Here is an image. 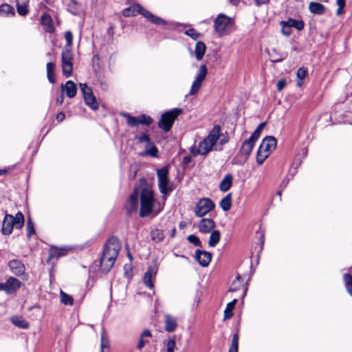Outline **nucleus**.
Returning a JSON list of instances; mask_svg holds the SVG:
<instances>
[{"label": "nucleus", "mask_w": 352, "mask_h": 352, "mask_svg": "<svg viewBox=\"0 0 352 352\" xmlns=\"http://www.w3.org/2000/svg\"><path fill=\"white\" fill-rule=\"evenodd\" d=\"M228 142L227 136L221 133V128L219 125L214 126L208 136L201 141L197 148L192 150L193 155H207L212 151H220L223 146Z\"/></svg>", "instance_id": "1"}, {"label": "nucleus", "mask_w": 352, "mask_h": 352, "mask_svg": "<svg viewBox=\"0 0 352 352\" xmlns=\"http://www.w3.org/2000/svg\"><path fill=\"white\" fill-rule=\"evenodd\" d=\"M120 248V243L116 237L110 238L106 243L100 260L103 273L107 274L113 267Z\"/></svg>", "instance_id": "2"}, {"label": "nucleus", "mask_w": 352, "mask_h": 352, "mask_svg": "<svg viewBox=\"0 0 352 352\" xmlns=\"http://www.w3.org/2000/svg\"><path fill=\"white\" fill-rule=\"evenodd\" d=\"M155 204L153 190L148 187L144 188L140 194V216L145 217L154 212Z\"/></svg>", "instance_id": "3"}, {"label": "nucleus", "mask_w": 352, "mask_h": 352, "mask_svg": "<svg viewBox=\"0 0 352 352\" xmlns=\"http://www.w3.org/2000/svg\"><path fill=\"white\" fill-rule=\"evenodd\" d=\"M137 13H139L146 18L150 22L157 25H166V22L162 18L154 15L149 11L142 8L139 4H133L131 7L126 8L123 10V15L124 16H135Z\"/></svg>", "instance_id": "4"}, {"label": "nucleus", "mask_w": 352, "mask_h": 352, "mask_svg": "<svg viewBox=\"0 0 352 352\" xmlns=\"http://www.w3.org/2000/svg\"><path fill=\"white\" fill-rule=\"evenodd\" d=\"M24 224V217L20 212L14 217L11 214H6L1 228V232L4 235L10 234L14 228L21 229Z\"/></svg>", "instance_id": "5"}, {"label": "nucleus", "mask_w": 352, "mask_h": 352, "mask_svg": "<svg viewBox=\"0 0 352 352\" xmlns=\"http://www.w3.org/2000/svg\"><path fill=\"white\" fill-rule=\"evenodd\" d=\"M276 143V139L273 136H267L263 140L257 151L256 162L258 164H262L264 162L270 153L275 149Z\"/></svg>", "instance_id": "6"}, {"label": "nucleus", "mask_w": 352, "mask_h": 352, "mask_svg": "<svg viewBox=\"0 0 352 352\" xmlns=\"http://www.w3.org/2000/svg\"><path fill=\"white\" fill-rule=\"evenodd\" d=\"M158 186L160 192L163 195L164 201L166 199L167 195L173 190L170 181L168 178V170L163 167L157 170Z\"/></svg>", "instance_id": "7"}, {"label": "nucleus", "mask_w": 352, "mask_h": 352, "mask_svg": "<svg viewBox=\"0 0 352 352\" xmlns=\"http://www.w3.org/2000/svg\"><path fill=\"white\" fill-rule=\"evenodd\" d=\"M232 22V18L224 14H219L214 21V30L219 36H225L228 34Z\"/></svg>", "instance_id": "8"}, {"label": "nucleus", "mask_w": 352, "mask_h": 352, "mask_svg": "<svg viewBox=\"0 0 352 352\" xmlns=\"http://www.w3.org/2000/svg\"><path fill=\"white\" fill-rule=\"evenodd\" d=\"M182 109L175 108L163 113L158 122V126L166 132L168 131L175 120L182 113Z\"/></svg>", "instance_id": "9"}, {"label": "nucleus", "mask_w": 352, "mask_h": 352, "mask_svg": "<svg viewBox=\"0 0 352 352\" xmlns=\"http://www.w3.org/2000/svg\"><path fill=\"white\" fill-rule=\"evenodd\" d=\"M73 54L68 47H65L61 54V67L63 74L66 78H69L72 74L73 71Z\"/></svg>", "instance_id": "10"}, {"label": "nucleus", "mask_w": 352, "mask_h": 352, "mask_svg": "<svg viewBox=\"0 0 352 352\" xmlns=\"http://www.w3.org/2000/svg\"><path fill=\"white\" fill-rule=\"evenodd\" d=\"M208 73L207 67L206 65H201L198 70V72L193 80L190 91L189 95L193 96L198 93L199 91L202 83L206 79V75Z\"/></svg>", "instance_id": "11"}, {"label": "nucleus", "mask_w": 352, "mask_h": 352, "mask_svg": "<svg viewBox=\"0 0 352 352\" xmlns=\"http://www.w3.org/2000/svg\"><path fill=\"white\" fill-rule=\"evenodd\" d=\"M79 86L82 93L85 104L91 109L97 110L99 107V104L93 94L92 89L88 87L85 83H80Z\"/></svg>", "instance_id": "12"}, {"label": "nucleus", "mask_w": 352, "mask_h": 352, "mask_svg": "<svg viewBox=\"0 0 352 352\" xmlns=\"http://www.w3.org/2000/svg\"><path fill=\"white\" fill-rule=\"evenodd\" d=\"M214 208V204L208 198L201 199L197 204L195 212L197 217H201Z\"/></svg>", "instance_id": "13"}, {"label": "nucleus", "mask_w": 352, "mask_h": 352, "mask_svg": "<svg viewBox=\"0 0 352 352\" xmlns=\"http://www.w3.org/2000/svg\"><path fill=\"white\" fill-rule=\"evenodd\" d=\"M21 283L14 277H10L5 283H0V291H4L7 294H12L20 288Z\"/></svg>", "instance_id": "14"}, {"label": "nucleus", "mask_w": 352, "mask_h": 352, "mask_svg": "<svg viewBox=\"0 0 352 352\" xmlns=\"http://www.w3.org/2000/svg\"><path fill=\"white\" fill-rule=\"evenodd\" d=\"M157 272V267L156 265L150 266L144 276V283L149 289H153L154 285L153 280L155 278Z\"/></svg>", "instance_id": "15"}, {"label": "nucleus", "mask_w": 352, "mask_h": 352, "mask_svg": "<svg viewBox=\"0 0 352 352\" xmlns=\"http://www.w3.org/2000/svg\"><path fill=\"white\" fill-rule=\"evenodd\" d=\"M195 258L201 266L207 267L211 261L212 254L207 251L198 250L195 252Z\"/></svg>", "instance_id": "16"}, {"label": "nucleus", "mask_w": 352, "mask_h": 352, "mask_svg": "<svg viewBox=\"0 0 352 352\" xmlns=\"http://www.w3.org/2000/svg\"><path fill=\"white\" fill-rule=\"evenodd\" d=\"M71 249L68 247H56L52 246L50 249L49 259L51 258H58L60 257L66 256Z\"/></svg>", "instance_id": "17"}, {"label": "nucleus", "mask_w": 352, "mask_h": 352, "mask_svg": "<svg viewBox=\"0 0 352 352\" xmlns=\"http://www.w3.org/2000/svg\"><path fill=\"white\" fill-rule=\"evenodd\" d=\"M8 266L13 274L16 276H21L25 274V268L23 263L20 261L14 259L9 262Z\"/></svg>", "instance_id": "18"}, {"label": "nucleus", "mask_w": 352, "mask_h": 352, "mask_svg": "<svg viewBox=\"0 0 352 352\" xmlns=\"http://www.w3.org/2000/svg\"><path fill=\"white\" fill-rule=\"evenodd\" d=\"M61 89L69 98H74L77 92L76 85L72 80H67L65 85L62 84Z\"/></svg>", "instance_id": "19"}, {"label": "nucleus", "mask_w": 352, "mask_h": 352, "mask_svg": "<svg viewBox=\"0 0 352 352\" xmlns=\"http://www.w3.org/2000/svg\"><path fill=\"white\" fill-rule=\"evenodd\" d=\"M215 223L211 219H203L199 224V230L202 233H209L214 228Z\"/></svg>", "instance_id": "20"}, {"label": "nucleus", "mask_w": 352, "mask_h": 352, "mask_svg": "<svg viewBox=\"0 0 352 352\" xmlns=\"http://www.w3.org/2000/svg\"><path fill=\"white\" fill-rule=\"evenodd\" d=\"M139 192L137 190H134L133 193L131 195L129 202L126 205V210L128 212H131L135 210L138 207V199Z\"/></svg>", "instance_id": "21"}, {"label": "nucleus", "mask_w": 352, "mask_h": 352, "mask_svg": "<svg viewBox=\"0 0 352 352\" xmlns=\"http://www.w3.org/2000/svg\"><path fill=\"white\" fill-rule=\"evenodd\" d=\"M255 144V142L251 139L245 140L241 147L240 153L241 155L248 157L252 152V150Z\"/></svg>", "instance_id": "22"}, {"label": "nucleus", "mask_w": 352, "mask_h": 352, "mask_svg": "<svg viewBox=\"0 0 352 352\" xmlns=\"http://www.w3.org/2000/svg\"><path fill=\"white\" fill-rule=\"evenodd\" d=\"M177 326V319L170 315H165V329L168 332L174 331Z\"/></svg>", "instance_id": "23"}, {"label": "nucleus", "mask_w": 352, "mask_h": 352, "mask_svg": "<svg viewBox=\"0 0 352 352\" xmlns=\"http://www.w3.org/2000/svg\"><path fill=\"white\" fill-rule=\"evenodd\" d=\"M309 10L314 14L322 15L324 13L325 7L320 3L311 1L309 4Z\"/></svg>", "instance_id": "24"}, {"label": "nucleus", "mask_w": 352, "mask_h": 352, "mask_svg": "<svg viewBox=\"0 0 352 352\" xmlns=\"http://www.w3.org/2000/svg\"><path fill=\"white\" fill-rule=\"evenodd\" d=\"M233 177L231 174H227L219 184V189L223 192L228 191L232 184Z\"/></svg>", "instance_id": "25"}, {"label": "nucleus", "mask_w": 352, "mask_h": 352, "mask_svg": "<svg viewBox=\"0 0 352 352\" xmlns=\"http://www.w3.org/2000/svg\"><path fill=\"white\" fill-rule=\"evenodd\" d=\"M206 51V46L202 41L197 42L195 49V54L197 60H200L203 58Z\"/></svg>", "instance_id": "26"}, {"label": "nucleus", "mask_w": 352, "mask_h": 352, "mask_svg": "<svg viewBox=\"0 0 352 352\" xmlns=\"http://www.w3.org/2000/svg\"><path fill=\"white\" fill-rule=\"evenodd\" d=\"M41 24L44 26L45 31L52 32L54 30L51 16L47 14H44L41 16Z\"/></svg>", "instance_id": "27"}, {"label": "nucleus", "mask_w": 352, "mask_h": 352, "mask_svg": "<svg viewBox=\"0 0 352 352\" xmlns=\"http://www.w3.org/2000/svg\"><path fill=\"white\" fill-rule=\"evenodd\" d=\"M151 338V333L148 329H145L141 333L140 340L138 342L137 348L141 350L144 345L148 342V339Z\"/></svg>", "instance_id": "28"}, {"label": "nucleus", "mask_w": 352, "mask_h": 352, "mask_svg": "<svg viewBox=\"0 0 352 352\" xmlns=\"http://www.w3.org/2000/svg\"><path fill=\"white\" fill-rule=\"evenodd\" d=\"M17 12L19 14L24 16L29 12L28 8V4L29 0H16Z\"/></svg>", "instance_id": "29"}, {"label": "nucleus", "mask_w": 352, "mask_h": 352, "mask_svg": "<svg viewBox=\"0 0 352 352\" xmlns=\"http://www.w3.org/2000/svg\"><path fill=\"white\" fill-rule=\"evenodd\" d=\"M55 63L53 62H50L47 63L46 69H47V77L48 80L51 83H54L56 82L55 79Z\"/></svg>", "instance_id": "30"}, {"label": "nucleus", "mask_w": 352, "mask_h": 352, "mask_svg": "<svg viewBox=\"0 0 352 352\" xmlns=\"http://www.w3.org/2000/svg\"><path fill=\"white\" fill-rule=\"evenodd\" d=\"M307 75V69L305 67H300L296 72V84L297 86L300 87L303 84V80Z\"/></svg>", "instance_id": "31"}, {"label": "nucleus", "mask_w": 352, "mask_h": 352, "mask_svg": "<svg viewBox=\"0 0 352 352\" xmlns=\"http://www.w3.org/2000/svg\"><path fill=\"white\" fill-rule=\"evenodd\" d=\"M231 203L232 195L229 193L221 200L220 207L223 211H228L231 208Z\"/></svg>", "instance_id": "32"}, {"label": "nucleus", "mask_w": 352, "mask_h": 352, "mask_svg": "<svg viewBox=\"0 0 352 352\" xmlns=\"http://www.w3.org/2000/svg\"><path fill=\"white\" fill-rule=\"evenodd\" d=\"M11 321L15 326L19 328L25 329L29 327L28 322L20 317L14 316L11 318Z\"/></svg>", "instance_id": "33"}, {"label": "nucleus", "mask_w": 352, "mask_h": 352, "mask_svg": "<svg viewBox=\"0 0 352 352\" xmlns=\"http://www.w3.org/2000/svg\"><path fill=\"white\" fill-rule=\"evenodd\" d=\"M109 341L106 336V333L103 331L100 338V352H109Z\"/></svg>", "instance_id": "34"}, {"label": "nucleus", "mask_w": 352, "mask_h": 352, "mask_svg": "<svg viewBox=\"0 0 352 352\" xmlns=\"http://www.w3.org/2000/svg\"><path fill=\"white\" fill-rule=\"evenodd\" d=\"M220 232L218 230H214L211 232L210 239L208 241V245L210 247H214L219 243L220 240Z\"/></svg>", "instance_id": "35"}, {"label": "nucleus", "mask_w": 352, "mask_h": 352, "mask_svg": "<svg viewBox=\"0 0 352 352\" xmlns=\"http://www.w3.org/2000/svg\"><path fill=\"white\" fill-rule=\"evenodd\" d=\"M0 14L5 16L9 15L13 16L14 14V10L12 6L9 4L4 3L0 6Z\"/></svg>", "instance_id": "36"}, {"label": "nucleus", "mask_w": 352, "mask_h": 352, "mask_svg": "<svg viewBox=\"0 0 352 352\" xmlns=\"http://www.w3.org/2000/svg\"><path fill=\"white\" fill-rule=\"evenodd\" d=\"M145 153L152 157H156L157 154V148L154 144L150 141L145 145Z\"/></svg>", "instance_id": "37"}, {"label": "nucleus", "mask_w": 352, "mask_h": 352, "mask_svg": "<svg viewBox=\"0 0 352 352\" xmlns=\"http://www.w3.org/2000/svg\"><path fill=\"white\" fill-rule=\"evenodd\" d=\"M236 302V299H234L232 302L227 304L226 309L224 310V320L230 318L232 316V310Z\"/></svg>", "instance_id": "38"}, {"label": "nucleus", "mask_w": 352, "mask_h": 352, "mask_svg": "<svg viewBox=\"0 0 352 352\" xmlns=\"http://www.w3.org/2000/svg\"><path fill=\"white\" fill-rule=\"evenodd\" d=\"M290 28H295L298 30H302L304 28V22L301 20L289 19L286 23Z\"/></svg>", "instance_id": "39"}, {"label": "nucleus", "mask_w": 352, "mask_h": 352, "mask_svg": "<svg viewBox=\"0 0 352 352\" xmlns=\"http://www.w3.org/2000/svg\"><path fill=\"white\" fill-rule=\"evenodd\" d=\"M151 236L153 241L158 243L163 240L164 235L161 230L155 229L151 231Z\"/></svg>", "instance_id": "40"}, {"label": "nucleus", "mask_w": 352, "mask_h": 352, "mask_svg": "<svg viewBox=\"0 0 352 352\" xmlns=\"http://www.w3.org/2000/svg\"><path fill=\"white\" fill-rule=\"evenodd\" d=\"M124 117L126 119L127 124L131 126H136L140 124L139 116H131L128 113H124Z\"/></svg>", "instance_id": "41"}, {"label": "nucleus", "mask_w": 352, "mask_h": 352, "mask_svg": "<svg viewBox=\"0 0 352 352\" xmlns=\"http://www.w3.org/2000/svg\"><path fill=\"white\" fill-rule=\"evenodd\" d=\"M265 122H261L258 124V126H257V128L256 129V130L254 131V133L252 134L251 137L250 138V139H251L252 140H253L254 142H256V140L259 138L260 135H261V131L262 130L264 129L265 126Z\"/></svg>", "instance_id": "42"}, {"label": "nucleus", "mask_w": 352, "mask_h": 352, "mask_svg": "<svg viewBox=\"0 0 352 352\" xmlns=\"http://www.w3.org/2000/svg\"><path fill=\"white\" fill-rule=\"evenodd\" d=\"M344 282L346 291L352 296V275L345 274L344 275Z\"/></svg>", "instance_id": "43"}, {"label": "nucleus", "mask_w": 352, "mask_h": 352, "mask_svg": "<svg viewBox=\"0 0 352 352\" xmlns=\"http://www.w3.org/2000/svg\"><path fill=\"white\" fill-rule=\"evenodd\" d=\"M238 346L239 336L237 333H235L232 337L231 345L230 346L228 352H238Z\"/></svg>", "instance_id": "44"}, {"label": "nucleus", "mask_w": 352, "mask_h": 352, "mask_svg": "<svg viewBox=\"0 0 352 352\" xmlns=\"http://www.w3.org/2000/svg\"><path fill=\"white\" fill-rule=\"evenodd\" d=\"M60 301L65 305H73V298L63 292H60Z\"/></svg>", "instance_id": "45"}, {"label": "nucleus", "mask_w": 352, "mask_h": 352, "mask_svg": "<svg viewBox=\"0 0 352 352\" xmlns=\"http://www.w3.org/2000/svg\"><path fill=\"white\" fill-rule=\"evenodd\" d=\"M167 352H174L176 348V342L174 339H168L164 342Z\"/></svg>", "instance_id": "46"}, {"label": "nucleus", "mask_w": 352, "mask_h": 352, "mask_svg": "<svg viewBox=\"0 0 352 352\" xmlns=\"http://www.w3.org/2000/svg\"><path fill=\"white\" fill-rule=\"evenodd\" d=\"M140 117V124L143 125H150L153 122V119L145 114H142Z\"/></svg>", "instance_id": "47"}, {"label": "nucleus", "mask_w": 352, "mask_h": 352, "mask_svg": "<svg viewBox=\"0 0 352 352\" xmlns=\"http://www.w3.org/2000/svg\"><path fill=\"white\" fill-rule=\"evenodd\" d=\"M187 239L190 243L194 244L196 246H199V247L201 246V243L199 239L194 234L189 235L188 236Z\"/></svg>", "instance_id": "48"}, {"label": "nucleus", "mask_w": 352, "mask_h": 352, "mask_svg": "<svg viewBox=\"0 0 352 352\" xmlns=\"http://www.w3.org/2000/svg\"><path fill=\"white\" fill-rule=\"evenodd\" d=\"M336 3L338 6L336 14L337 15H340L343 12V9L345 6V0H336Z\"/></svg>", "instance_id": "49"}, {"label": "nucleus", "mask_w": 352, "mask_h": 352, "mask_svg": "<svg viewBox=\"0 0 352 352\" xmlns=\"http://www.w3.org/2000/svg\"><path fill=\"white\" fill-rule=\"evenodd\" d=\"M26 227H27L28 236L30 237L34 233V224L30 219H29L27 221Z\"/></svg>", "instance_id": "50"}, {"label": "nucleus", "mask_w": 352, "mask_h": 352, "mask_svg": "<svg viewBox=\"0 0 352 352\" xmlns=\"http://www.w3.org/2000/svg\"><path fill=\"white\" fill-rule=\"evenodd\" d=\"M285 23H286V21H282L281 22V24H282V26H283L282 33L284 35H285L287 36H289L292 34L291 28L289 27L288 25H286Z\"/></svg>", "instance_id": "51"}, {"label": "nucleus", "mask_w": 352, "mask_h": 352, "mask_svg": "<svg viewBox=\"0 0 352 352\" xmlns=\"http://www.w3.org/2000/svg\"><path fill=\"white\" fill-rule=\"evenodd\" d=\"M185 34L195 40L200 36L199 33L197 32L196 30L192 28L186 30Z\"/></svg>", "instance_id": "52"}, {"label": "nucleus", "mask_w": 352, "mask_h": 352, "mask_svg": "<svg viewBox=\"0 0 352 352\" xmlns=\"http://www.w3.org/2000/svg\"><path fill=\"white\" fill-rule=\"evenodd\" d=\"M241 284L240 276L238 275L235 280L233 281L231 287L230 288V292H234L238 289L239 285Z\"/></svg>", "instance_id": "53"}, {"label": "nucleus", "mask_w": 352, "mask_h": 352, "mask_svg": "<svg viewBox=\"0 0 352 352\" xmlns=\"http://www.w3.org/2000/svg\"><path fill=\"white\" fill-rule=\"evenodd\" d=\"M67 10L72 14H77L78 12V5L74 6L73 3H69L67 5Z\"/></svg>", "instance_id": "54"}, {"label": "nucleus", "mask_w": 352, "mask_h": 352, "mask_svg": "<svg viewBox=\"0 0 352 352\" xmlns=\"http://www.w3.org/2000/svg\"><path fill=\"white\" fill-rule=\"evenodd\" d=\"M65 38L67 43V47H69L72 44L73 36L71 32L67 31L65 34Z\"/></svg>", "instance_id": "55"}, {"label": "nucleus", "mask_w": 352, "mask_h": 352, "mask_svg": "<svg viewBox=\"0 0 352 352\" xmlns=\"http://www.w3.org/2000/svg\"><path fill=\"white\" fill-rule=\"evenodd\" d=\"M138 140L140 142H144L145 144H146L151 141L148 135L144 133H142L138 137Z\"/></svg>", "instance_id": "56"}, {"label": "nucleus", "mask_w": 352, "mask_h": 352, "mask_svg": "<svg viewBox=\"0 0 352 352\" xmlns=\"http://www.w3.org/2000/svg\"><path fill=\"white\" fill-rule=\"evenodd\" d=\"M285 85H286L285 79L279 80L276 84L278 91H280L283 90L284 89V87H285Z\"/></svg>", "instance_id": "57"}, {"label": "nucleus", "mask_w": 352, "mask_h": 352, "mask_svg": "<svg viewBox=\"0 0 352 352\" xmlns=\"http://www.w3.org/2000/svg\"><path fill=\"white\" fill-rule=\"evenodd\" d=\"M286 56H287V55L285 54H280V55H279V57H278L277 58H273L271 60L273 63L281 62L283 60H284L286 58Z\"/></svg>", "instance_id": "58"}, {"label": "nucleus", "mask_w": 352, "mask_h": 352, "mask_svg": "<svg viewBox=\"0 0 352 352\" xmlns=\"http://www.w3.org/2000/svg\"><path fill=\"white\" fill-rule=\"evenodd\" d=\"M65 118V113L63 112H60L56 116V120L58 122H62Z\"/></svg>", "instance_id": "59"}, {"label": "nucleus", "mask_w": 352, "mask_h": 352, "mask_svg": "<svg viewBox=\"0 0 352 352\" xmlns=\"http://www.w3.org/2000/svg\"><path fill=\"white\" fill-rule=\"evenodd\" d=\"M63 102V96L60 95L59 97L56 98V102L57 104H61Z\"/></svg>", "instance_id": "60"}, {"label": "nucleus", "mask_w": 352, "mask_h": 352, "mask_svg": "<svg viewBox=\"0 0 352 352\" xmlns=\"http://www.w3.org/2000/svg\"><path fill=\"white\" fill-rule=\"evenodd\" d=\"M164 205V203H163L162 205L159 204V207H158L157 210H156L157 214L162 210Z\"/></svg>", "instance_id": "61"}, {"label": "nucleus", "mask_w": 352, "mask_h": 352, "mask_svg": "<svg viewBox=\"0 0 352 352\" xmlns=\"http://www.w3.org/2000/svg\"><path fill=\"white\" fill-rule=\"evenodd\" d=\"M257 5H260L267 2L268 0H255Z\"/></svg>", "instance_id": "62"}, {"label": "nucleus", "mask_w": 352, "mask_h": 352, "mask_svg": "<svg viewBox=\"0 0 352 352\" xmlns=\"http://www.w3.org/2000/svg\"><path fill=\"white\" fill-rule=\"evenodd\" d=\"M230 2L233 5H236L239 2V0H230Z\"/></svg>", "instance_id": "63"}, {"label": "nucleus", "mask_w": 352, "mask_h": 352, "mask_svg": "<svg viewBox=\"0 0 352 352\" xmlns=\"http://www.w3.org/2000/svg\"><path fill=\"white\" fill-rule=\"evenodd\" d=\"M70 3H73L74 6L78 5V3L77 2L76 0H70Z\"/></svg>", "instance_id": "64"}]
</instances>
